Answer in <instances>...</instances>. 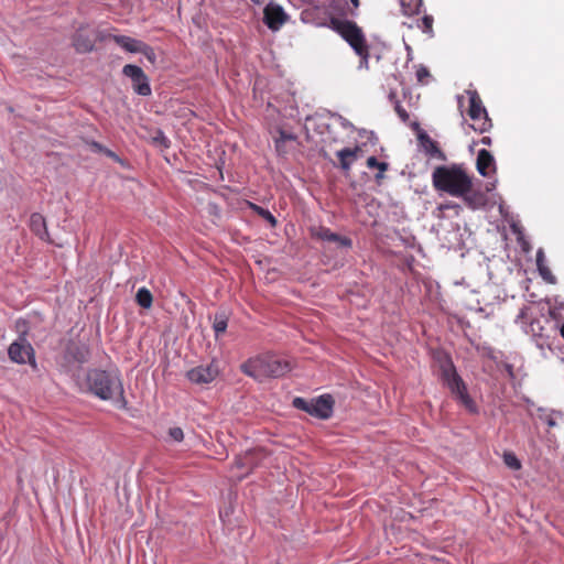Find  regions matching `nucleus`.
Here are the masks:
<instances>
[{
	"instance_id": "obj_24",
	"label": "nucleus",
	"mask_w": 564,
	"mask_h": 564,
	"mask_svg": "<svg viewBox=\"0 0 564 564\" xmlns=\"http://www.w3.org/2000/svg\"><path fill=\"white\" fill-rule=\"evenodd\" d=\"M249 207L257 214L259 215L261 218H263L264 220H267L271 227H275L276 226V218L272 215V213L257 204H253V203H249Z\"/></svg>"
},
{
	"instance_id": "obj_19",
	"label": "nucleus",
	"mask_w": 564,
	"mask_h": 564,
	"mask_svg": "<svg viewBox=\"0 0 564 564\" xmlns=\"http://www.w3.org/2000/svg\"><path fill=\"white\" fill-rule=\"evenodd\" d=\"M360 151V148L357 145L354 149L344 148L336 152V155L339 160V166L343 171L348 172L352 165V163L357 159V154Z\"/></svg>"
},
{
	"instance_id": "obj_9",
	"label": "nucleus",
	"mask_w": 564,
	"mask_h": 564,
	"mask_svg": "<svg viewBox=\"0 0 564 564\" xmlns=\"http://www.w3.org/2000/svg\"><path fill=\"white\" fill-rule=\"evenodd\" d=\"M219 370L218 367L210 362L208 365L197 366L186 372L187 379L195 384H207L216 379Z\"/></svg>"
},
{
	"instance_id": "obj_12",
	"label": "nucleus",
	"mask_w": 564,
	"mask_h": 564,
	"mask_svg": "<svg viewBox=\"0 0 564 564\" xmlns=\"http://www.w3.org/2000/svg\"><path fill=\"white\" fill-rule=\"evenodd\" d=\"M330 28L339 35H362L361 29L352 21L341 18H332Z\"/></svg>"
},
{
	"instance_id": "obj_36",
	"label": "nucleus",
	"mask_w": 564,
	"mask_h": 564,
	"mask_svg": "<svg viewBox=\"0 0 564 564\" xmlns=\"http://www.w3.org/2000/svg\"><path fill=\"white\" fill-rule=\"evenodd\" d=\"M540 264H544V252H543L542 249H540L536 252V265H538V268L540 267Z\"/></svg>"
},
{
	"instance_id": "obj_39",
	"label": "nucleus",
	"mask_w": 564,
	"mask_h": 564,
	"mask_svg": "<svg viewBox=\"0 0 564 564\" xmlns=\"http://www.w3.org/2000/svg\"><path fill=\"white\" fill-rule=\"evenodd\" d=\"M469 196H470V204H466V205L471 207V208H475L476 207L475 198L478 197V195L477 194H471V191H470L469 192Z\"/></svg>"
},
{
	"instance_id": "obj_33",
	"label": "nucleus",
	"mask_w": 564,
	"mask_h": 564,
	"mask_svg": "<svg viewBox=\"0 0 564 564\" xmlns=\"http://www.w3.org/2000/svg\"><path fill=\"white\" fill-rule=\"evenodd\" d=\"M152 65H155L156 62V54L152 47L149 45H145L141 53Z\"/></svg>"
},
{
	"instance_id": "obj_17",
	"label": "nucleus",
	"mask_w": 564,
	"mask_h": 564,
	"mask_svg": "<svg viewBox=\"0 0 564 564\" xmlns=\"http://www.w3.org/2000/svg\"><path fill=\"white\" fill-rule=\"evenodd\" d=\"M539 330H545V327L541 325L540 321H533L530 324V330L532 333V338L535 346L544 351L545 349H551L552 341L550 334H538Z\"/></svg>"
},
{
	"instance_id": "obj_11",
	"label": "nucleus",
	"mask_w": 564,
	"mask_h": 564,
	"mask_svg": "<svg viewBox=\"0 0 564 564\" xmlns=\"http://www.w3.org/2000/svg\"><path fill=\"white\" fill-rule=\"evenodd\" d=\"M288 15L279 6L269 4L263 12V22L272 31H278L285 23Z\"/></svg>"
},
{
	"instance_id": "obj_41",
	"label": "nucleus",
	"mask_w": 564,
	"mask_h": 564,
	"mask_svg": "<svg viewBox=\"0 0 564 564\" xmlns=\"http://www.w3.org/2000/svg\"><path fill=\"white\" fill-rule=\"evenodd\" d=\"M527 310H528V308L524 306V307H522V308L519 311V314L517 315V321H518V319H522V318H524V317H525V315H527Z\"/></svg>"
},
{
	"instance_id": "obj_29",
	"label": "nucleus",
	"mask_w": 564,
	"mask_h": 564,
	"mask_svg": "<svg viewBox=\"0 0 564 564\" xmlns=\"http://www.w3.org/2000/svg\"><path fill=\"white\" fill-rule=\"evenodd\" d=\"M503 463L512 470H519L521 468V462L512 452H506L503 454Z\"/></svg>"
},
{
	"instance_id": "obj_42",
	"label": "nucleus",
	"mask_w": 564,
	"mask_h": 564,
	"mask_svg": "<svg viewBox=\"0 0 564 564\" xmlns=\"http://www.w3.org/2000/svg\"><path fill=\"white\" fill-rule=\"evenodd\" d=\"M389 100L394 105V100H398L397 93L394 90H391L388 96Z\"/></svg>"
},
{
	"instance_id": "obj_2",
	"label": "nucleus",
	"mask_w": 564,
	"mask_h": 564,
	"mask_svg": "<svg viewBox=\"0 0 564 564\" xmlns=\"http://www.w3.org/2000/svg\"><path fill=\"white\" fill-rule=\"evenodd\" d=\"M432 183L435 189L445 192L454 197H462L470 204L469 192L473 183L463 165L451 164L436 166L432 173Z\"/></svg>"
},
{
	"instance_id": "obj_3",
	"label": "nucleus",
	"mask_w": 564,
	"mask_h": 564,
	"mask_svg": "<svg viewBox=\"0 0 564 564\" xmlns=\"http://www.w3.org/2000/svg\"><path fill=\"white\" fill-rule=\"evenodd\" d=\"M241 372L256 380L264 378H279L291 371L288 360L274 355H264L249 358L240 366Z\"/></svg>"
},
{
	"instance_id": "obj_40",
	"label": "nucleus",
	"mask_w": 564,
	"mask_h": 564,
	"mask_svg": "<svg viewBox=\"0 0 564 564\" xmlns=\"http://www.w3.org/2000/svg\"><path fill=\"white\" fill-rule=\"evenodd\" d=\"M480 143L484 144V145H491L492 143V140L490 137H482L481 140H480Z\"/></svg>"
},
{
	"instance_id": "obj_13",
	"label": "nucleus",
	"mask_w": 564,
	"mask_h": 564,
	"mask_svg": "<svg viewBox=\"0 0 564 564\" xmlns=\"http://www.w3.org/2000/svg\"><path fill=\"white\" fill-rule=\"evenodd\" d=\"M312 235H313V237H315L319 240L328 241V242H336L340 247H344V248H350L352 245L351 239H349L347 237L339 236L338 234L333 232L327 227H318L317 229H315L313 231Z\"/></svg>"
},
{
	"instance_id": "obj_10",
	"label": "nucleus",
	"mask_w": 564,
	"mask_h": 564,
	"mask_svg": "<svg viewBox=\"0 0 564 564\" xmlns=\"http://www.w3.org/2000/svg\"><path fill=\"white\" fill-rule=\"evenodd\" d=\"M412 129L417 132V140L422 148L424 149V152L431 156L436 158L438 160L445 161L446 155L445 153L440 149L436 141H434L424 130L420 128L419 122H413L411 124Z\"/></svg>"
},
{
	"instance_id": "obj_8",
	"label": "nucleus",
	"mask_w": 564,
	"mask_h": 564,
	"mask_svg": "<svg viewBox=\"0 0 564 564\" xmlns=\"http://www.w3.org/2000/svg\"><path fill=\"white\" fill-rule=\"evenodd\" d=\"M122 74L132 82V88L135 94L147 97L151 95V86L148 76L141 67L127 64L122 68Z\"/></svg>"
},
{
	"instance_id": "obj_30",
	"label": "nucleus",
	"mask_w": 564,
	"mask_h": 564,
	"mask_svg": "<svg viewBox=\"0 0 564 564\" xmlns=\"http://www.w3.org/2000/svg\"><path fill=\"white\" fill-rule=\"evenodd\" d=\"M539 272H540V275L543 278V280H545L546 282H550V283H555L556 282V279L555 276L552 274V272L550 271V269L545 265V264H540V267L538 268Z\"/></svg>"
},
{
	"instance_id": "obj_1",
	"label": "nucleus",
	"mask_w": 564,
	"mask_h": 564,
	"mask_svg": "<svg viewBox=\"0 0 564 564\" xmlns=\"http://www.w3.org/2000/svg\"><path fill=\"white\" fill-rule=\"evenodd\" d=\"M76 384L83 393L94 395L102 401H111L119 409L128 406L122 379L117 369H88L83 378H77Z\"/></svg>"
},
{
	"instance_id": "obj_22",
	"label": "nucleus",
	"mask_w": 564,
	"mask_h": 564,
	"mask_svg": "<svg viewBox=\"0 0 564 564\" xmlns=\"http://www.w3.org/2000/svg\"><path fill=\"white\" fill-rule=\"evenodd\" d=\"M228 326V316L226 312H217L214 316L213 329L215 333V337L218 338L221 334H224Z\"/></svg>"
},
{
	"instance_id": "obj_38",
	"label": "nucleus",
	"mask_w": 564,
	"mask_h": 564,
	"mask_svg": "<svg viewBox=\"0 0 564 564\" xmlns=\"http://www.w3.org/2000/svg\"><path fill=\"white\" fill-rule=\"evenodd\" d=\"M104 154H106L108 158L113 159L115 161H119V156L113 151H111L107 148H106Z\"/></svg>"
},
{
	"instance_id": "obj_5",
	"label": "nucleus",
	"mask_w": 564,
	"mask_h": 564,
	"mask_svg": "<svg viewBox=\"0 0 564 564\" xmlns=\"http://www.w3.org/2000/svg\"><path fill=\"white\" fill-rule=\"evenodd\" d=\"M334 403V399L330 394H323L312 400L296 397L292 402L295 409L302 410L321 420H327L333 415Z\"/></svg>"
},
{
	"instance_id": "obj_28",
	"label": "nucleus",
	"mask_w": 564,
	"mask_h": 564,
	"mask_svg": "<svg viewBox=\"0 0 564 564\" xmlns=\"http://www.w3.org/2000/svg\"><path fill=\"white\" fill-rule=\"evenodd\" d=\"M296 135L285 130H279V137L275 139V148L278 151H282L283 143L285 141H295Z\"/></svg>"
},
{
	"instance_id": "obj_46",
	"label": "nucleus",
	"mask_w": 564,
	"mask_h": 564,
	"mask_svg": "<svg viewBox=\"0 0 564 564\" xmlns=\"http://www.w3.org/2000/svg\"><path fill=\"white\" fill-rule=\"evenodd\" d=\"M350 2L354 4L355 8H358L359 0H350Z\"/></svg>"
},
{
	"instance_id": "obj_7",
	"label": "nucleus",
	"mask_w": 564,
	"mask_h": 564,
	"mask_svg": "<svg viewBox=\"0 0 564 564\" xmlns=\"http://www.w3.org/2000/svg\"><path fill=\"white\" fill-rule=\"evenodd\" d=\"M9 358L17 364H26L32 365L33 368H36V361L34 356V349L31 344L25 338H19L13 341L8 349Z\"/></svg>"
},
{
	"instance_id": "obj_21",
	"label": "nucleus",
	"mask_w": 564,
	"mask_h": 564,
	"mask_svg": "<svg viewBox=\"0 0 564 564\" xmlns=\"http://www.w3.org/2000/svg\"><path fill=\"white\" fill-rule=\"evenodd\" d=\"M116 42L126 51L130 53H142L145 43L135 37H113Z\"/></svg>"
},
{
	"instance_id": "obj_47",
	"label": "nucleus",
	"mask_w": 564,
	"mask_h": 564,
	"mask_svg": "<svg viewBox=\"0 0 564 564\" xmlns=\"http://www.w3.org/2000/svg\"><path fill=\"white\" fill-rule=\"evenodd\" d=\"M538 334H545L544 330H539L538 329Z\"/></svg>"
},
{
	"instance_id": "obj_43",
	"label": "nucleus",
	"mask_w": 564,
	"mask_h": 564,
	"mask_svg": "<svg viewBox=\"0 0 564 564\" xmlns=\"http://www.w3.org/2000/svg\"><path fill=\"white\" fill-rule=\"evenodd\" d=\"M546 423H547L549 426H555L556 425V422L553 419H547Z\"/></svg>"
},
{
	"instance_id": "obj_16",
	"label": "nucleus",
	"mask_w": 564,
	"mask_h": 564,
	"mask_svg": "<svg viewBox=\"0 0 564 564\" xmlns=\"http://www.w3.org/2000/svg\"><path fill=\"white\" fill-rule=\"evenodd\" d=\"M476 167L481 176H489L491 172H495V159L492 154L486 149L479 150L477 155Z\"/></svg>"
},
{
	"instance_id": "obj_6",
	"label": "nucleus",
	"mask_w": 564,
	"mask_h": 564,
	"mask_svg": "<svg viewBox=\"0 0 564 564\" xmlns=\"http://www.w3.org/2000/svg\"><path fill=\"white\" fill-rule=\"evenodd\" d=\"M467 94L469 96L468 116L474 121L469 127L479 133L488 132L492 128V122L478 93L468 90Z\"/></svg>"
},
{
	"instance_id": "obj_23",
	"label": "nucleus",
	"mask_w": 564,
	"mask_h": 564,
	"mask_svg": "<svg viewBox=\"0 0 564 564\" xmlns=\"http://www.w3.org/2000/svg\"><path fill=\"white\" fill-rule=\"evenodd\" d=\"M135 302L143 308H150L153 303V296L147 288H140L135 294Z\"/></svg>"
},
{
	"instance_id": "obj_34",
	"label": "nucleus",
	"mask_w": 564,
	"mask_h": 564,
	"mask_svg": "<svg viewBox=\"0 0 564 564\" xmlns=\"http://www.w3.org/2000/svg\"><path fill=\"white\" fill-rule=\"evenodd\" d=\"M427 76H430V73L425 67L417 69L416 77H417L419 82H422L423 78L427 77Z\"/></svg>"
},
{
	"instance_id": "obj_20",
	"label": "nucleus",
	"mask_w": 564,
	"mask_h": 564,
	"mask_svg": "<svg viewBox=\"0 0 564 564\" xmlns=\"http://www.w3.org/2000/svg\"><path fill=\"white\" fill-rule=\"evenodd\" d=\"M433 22L434 19L432 15H424L422 18L409 17V22H403V24L408 25L409 29H412L413 24H415L421 32L430 33L433 31Z\"/></svg>"
},
{
	"instance_id": "obj_15",
	"label": "nucleus",
	"mask_w": 564,
	"mask_h": 564,
	"mask_svg": "<svg viewBox=\"0 0 564 564\" xmlns=\"http://www.w3.org/2000/svg\"><path fill=\"white\" fill-rule=\"evenodd\" d=\"M350 47L360 56L359 68H368L369 46L366 37H344Z\"/></svg>"
},
{
	"instance_id": "obj_31",
	"label": "nucleus",
	"mask_w": 564,
	"mask_h": 564,
	"mask_svg": "<svg viewBox=\"0 0 564 564\" xmlns=\"http://www.w3.org/2000/svg\"><path fill=\"white\" fill-rule=\"evenodd\" d=\"M394 110L402 122L406 123L410 119L408 111L401 106L399 100H394Z\"/></svg>"
},
{
	"instance_id": "obj_37",
	"label": "nucleus",
	"mask_w": 564,
	"mask_h": 564,
	"mask_svg": "<svg viewBox=\"0 0 564 564\" xmlns=\"http://www.w3.org/2000/svg\"><path fill=\"white\" fill-rule=\"evenodd\" d=\"M338 118H339V121H340V124L343 128H345V129L352 128V123L350 121H348L346 118H344L343 116H338Z\"/></svg>"
},
{
	"instance_id": "obj_45",
	"label": "nucleus",
	"mask_w": 564,
	"mask_h": 564,
	"mask_svg": "<svg viewBox=\"0 0 564 564\" xmlns=\"http://www.w3.org/2000/svg\"><path fill=\"white\" fill-rule=\"evenodd\" d=\"M560 334L564 338V323L560 326Z\"/></svg>"
},
{
	"instance_id": "obj_44",
	"label": "nucleus",
	"mask_w": 564,
	"mask_h": 564,
	"mask_svg": "<svg viewBox=\"0 0 564 564\" xmlns=\"http://www.w3.org/2000/svg\"><path fill=\"white\" fill-rule=\"evenodd\" d=\"M546 324L553 329L556 330L557 326L549 321H546Z\"/></svg>"
},
{
	"instance_id": "obj_14",
	"label": "nucleus",
	"mask_w": 564,
	"mask_h": 564,
	"mask_svg": "<svg viewBox=\"0 0 564 564\" xmlns=\"http://www.w3.org/2000/svg\"><path fill=\"white\" fill-rule=\"evenodd\" d=\"M90 357V351L88 346L84 344H75L72 343L66 347L65 358L68 361H74L77 364H86L88 362Z\"/></svg>"
},
{
	"instance_id": "obj_35",
	"label": "nucleus",
	"mask_w": 564,
	"mask_h": 564,
	"mask_svg": "<svg viewBox=\"0 0 564 564\" xmlns=\"http://www.w3.org/2000/svg\"><path fill=\"white\" fill-rule=\"evenodd\" d=\"M91 149L95 151V152H100V153H104L106 148L100 144L99 142H96V141H93L91 144H90Z\"/></svg>"
},
{
	"instance_id": "obj_26",
	"label": "nucleus",
	"mask_w": 564,
	"mask_h": 564,
	"mask_svg": "<svg viewBox=\"0 0 564 564\" xmlns=\"http://www.w3.org/2000/svg\"><path fill=\"white\" fill-rule=\"evenodd\" d=\"M151 142L153 145L159 147L161 149H167L171 145L170 139L165 135V133L158 129L151 135Z\"/></svg>"
},
{
	"instance_id": "obj_18",
	"label": "nucleus",
	"mask_w": 564,
	"mask_h": 564,
	"mask_svg": "<svg viewBox=\"0 0 564 564\" xmlns=\"http://www.w3.org/2000/svg\"><path fill=\"white\" fill-rule=\"evenodd\" d=\"M30 229L41 240L48 241L50 235L47 231L46 220L40 213H33L30 216Z\"/></svg>"
},
{
	"instance_id": "obj_25",
	"label": "nucleus",
	"mask_w": 564,
	"mask_h": 564,
	"mask_svg": "<svg viewBox=\"0 0 564 564\" xmlns=\"http://www.w3.org/2000/svg\"><path fill=\"white\" fill-rule=\"evenodd\" d=\"M73 45L77 52L87 53L94 48L95 43L93 37H75Z\"/></svg>"
},
{
	"instance_id": "obj_4",
	"label": "nucleus",
	"mask_w": 564,
	"mask_h": 564,
	"mask_svg": "<svg viewBox=\"0 0 564 564\" xmlns=\"http://www.w3.org/2000/svg\"><path fill=\"white\" fill-rule=\"evenodd\" d=\"M440 366V377L452 394L470 412H476V405L467 391V386L458 375L452 357L446 354H440L437 357Z\"/></svg>"
},
{
	"instance_id": "obj_27",
	"label": "nucleus",
	"mask_w": 564,
	"mask_h": 564,
	"mask_svg": "<svg viewBox=\"0 0 564 564\" xmlns=\"http://www.w3.org/2000/svg\"><path fill=\"white\" fill-rule=\"evenodd\" d=\"M367 166L369 169H378L379 173L376 175V180L379 181L383 177V173L388 170L389 164L387 162H380L376 156H369L367 159Z\"/></svg>"
},
{
	"instance_id": "obj_32",
	"label": "nucleus",
	"mask_w": 564,
	"mask_h": 564,
	"mask_svg": "<svg viewBox=\"0 0 564 564\" xmlns=\"http://www.w3.org/2000/svg\"><path fill=\"white\" fill-rule=\"evenodd\" d=\"M169 436L174 442H182L184 440L183 430L178 426L169 429Z\"/></svg>"
}]
</instances>
